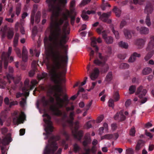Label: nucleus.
Masks as SVG:
<instances>
[{"instance_id":"6ab92c4d","label":"nucleus","mask_w":154,"mask_h":154,"mask_svg":"<svg viewBox=\"0 0 154 154\" xmlns=\"http://www.w3.org/2000/svg\"><path fill=\"white\" fill-rule=\"evenodd\" d=\"M33 10L31 16L30 21L32 25L33 24L34 22L35 14L37 11L38 8V6L36 4H34L33 5Z\"/></svg>"},{"instance_id":"338daca9","label":"nucleus","mask_w":154,"mask_h":154,"mask_svg":"<svg viewBox=\"0 0 154 154\" xmlns=\"http://www.w3.org/2000/svg\"><path fill=\"white\" fill-rule=\"evenodd\" d=\"M131 101L130 99L128 100L125 103V106L126 107L129 106L131 104Z\"/></svg>"},{"instance_id":"69168bd1","label":"nucleus","mask_w":154,"mask_h":154,"mask_svg":"<svg viewBox=\"0 0 154 154\" xmlns=\"http://www.w3.org/2000/svg\"><path fill=\"white\" fill-rule=\"evenodd\" d=\"M1 150L2 151V154H6L7 153L6 152L7 149L5 147V146H2L1 147Z\"/></svg>"},{"instance_id":"393cba45","label":"nucleus","mask_w":154,"mask_h":154,"mask_svg":"<svg viewBox=\"0 0 154 154\" xmlns=\"http://www.w3.org/2000/svg\"><path fill=\"white\" fill-rule=\"evenodd\" d=\"M48 49H46L45 51V54L43 57V63H45L46 65L47 68L48 67Z\"/></svg>"},{"instance_id":"7c9ffc66","label":"nucleus","mask_w":154,"mask_h":154,"mask_svg":"<svg viewBox=\"0 0 154 154\" xmlns=\"http://www.w3.org/2000/svg\"><path fill=\"white\" fill-rule=\"evenodd\" d=\"M150 38L151 40L148 44L147 48H154V36H151Z\"/></svg>"},{"instance_id":"39448f33","label":"nucleus","mask_w":154,"mask_h":154,"mask_svg":"<svg viewBox=\"0 0 154 154\" xmlns=\"http://www.w3.org/2000/svg\"><path fill=\"white\" fill-rule=\"evenodd\" d=\"M75 113L74 112L70 113L69 119L68 121V122L73 127L72 129L73 135L75 138L80 140L82 136L83 132L82 131H78V129L79 128V122L78 121L74 123L72 122V121L73 119V117Z\"/></svg>"},{"instance_id":"dca6fc26","label":"nucleus","mask_w":154,"mask_h":154,"mask_svg":"<svg viewBox=\"0 0 154 154\" xmlns=\"http://www.w3.org/2000/svg\"><path fill=\"white\" fill-rule=\"evenodd\" d=\"M153 10V7L151 3L150 2L148 3L146 7L144 10L145 13L149 15L152 13Z\"/></svg>"},{"instance_id":"4be33fe9","label":"nucleus","mask_w":154,"mask_h":154,"mask_svg":"<svg viewBox=\"0 0 154 154\" xmlns=\"http://www.w3.org/2000/svg\"><path fill=\"white\" fill-rule=\"evenodd\" d=\"M140 54L136 52H134L132 55L128 60L129 62L132 63L134 62L136 60V57H140Z\"/></svg>"},{"instance_id":"9d476101","label":"nucleus","mask_w":154,"mask_h":154,"mask_svg":"<svg viewBox=\"0 0 154 154\" xmlns=\"http://www.w3.org/2000/svg\"><path fill=\"white\" fill-rule=\"evenodd\" d=\"M11 52V49H9L8 53L3 52L2 56V60L4 62V67L6 68L8 64V60Z\"/></svg>"},{"instance_id":"2eb2a0df","label":"nucleus","mask_w":154,"mask_h":154,"mask_svg":"<svg viewBox=\"0 0 154 154\" xmlns=\"http://www.w3.org/2000/svg\"><path fill=\"white\" fill-rule=\"evenodd\" d=\"M124 113L123 110L120 111L119 113H116L114 116V118L115 120H118L120 121H123L125 119V117L123 115Z\"/></svg>"},{"instance_id":"79ce46f5","label":"nucleus","mask_w":154,"mask_h":154,"mask_svg":"<svg viewBox=\"0 0 154 154\" xmlns=\"http://www.w3.org/2000/svg\"><path fill=\"white\" fill-rule=\"evenodd\" d=\"M37 28L35 26L33 28L32 30V38L33 40H34V38L37 34Z\"/></svg>"},{"instance_id":"5fc2aeb1","label":"nucleus","mask_w":154,"mask_h":154,"mask_svg":"<svg viewBox=\"0 0 154 154\" xmlns=\"http://www.w3.org/2000/svg\"><path fill=\"white\" fill-rule=\"evenodd\" d=\"M49 132H52L53 131V127L52 125L51 122L49 120Z\"/></svg>"},{"instance_id":"09e8293b","label":"nucleus","mask_w":154,"mask_h":154,"mask_svg":"<svg viewBox=\"0 0 154 154\" xmlns=\"http://www.w3.org/2000/svg\"><path fill=\"white\" fill-rule=\"evenodd\" d=\"M129 93L132 94L136 90V87L135 86L132 85L129 88Z\"/></svg>"},{"instance_id":"ddd939ff","label":"nucleus","mask_w":154,"mask_h":154,"mask_svg":"<svg viewBox=\"0 0 154 154\" xmlns=\"http://www.w3.org/2000/svg\"><path fill=\"white\" fill-rule=\"evenodd\" d=\"M99 73V70L97 68H94L91 74L90 77L91 80H94L96 79L98 76Z\"/></svg>"},{"instance_id":"1a4fd4ad","label":"nucleus","mask_w":154,"mask_h":154,"mask_svg":"<svg viewBox=\"0 0 154 154\" xmlns=\"http://www.w3.org/2000/svg\"><path fill=\"white\" fill-rule=\"evenodd\" d=\"M97 56L100 60H99L98 59L96 58L94 61V63L97 66L103 65L107 60V57L102 56L101 54L100 53H98Z\"/></svg>"},{"instance_id":"cd10ccee","label":"nucleus","mask_w":154,"mask_h":154,"mask_svg":"<svg viewBox=\"0 0 154 154\" xmlns=\"http://www.w3.org/2000/svg\"><path fill=\"white\" fill-rule=\"evenodd\" d=\"M112 79V74L111 72H109L107 75L105 79V81L107 83H109Z\"/></svg>"},{"instance_id":"49530a36","label":"nucleus","mask_w":154,"mask_h":154,"mask_svg":"<svg viewBox=\"0 0 154 154\" xmlns=\"http://www.w3.org/2000/svg\"><path fill=\"white\" fill-rule=\"evenodd\" d=\"M111 29L113 33L115 35L116 37V38L118 39L119 38V33L117 31H115L114 30L113 25H111Z\"/></svg>"},{"instance_id":"a18cd8bd","label":"nucleus","mask_w":154,"mask_h":154,"mask_svg":"<svg viewBox=\"0 0 154 154\" xmlns=\"http://www.w3.org/2000/svg\"><path fill=\"white\" fill-rule=\"evenodd\" d=\"M88 51L90 52V55L91 56L93 55L94 52L97 53L98 49H89Z\"/></svg>"},{"instance_id":"5701e85b","label":"nucleus","mask_w":154,"mask_h":154,"mask_svg":"<svg viewBox=\"0 0 154 154\" xmlns=\"http://www.w3.org/2000/svg\"><path fill=\"white\" fill-rule=\"evenodd\" d=\"M30 54L32 56L35 55L36 57H38L40 54L39 50L37 49H30Z\"/></svg>"},{"instance_id":"72a5a7b5","label":"nucleus","mask_w":154,"mask_h":154,"mask_svg":"<svg viewBox=\"0 0 154 154\" xmlns=\"http://www.w3.org/2000/svg\"><path fill=\"white\" fill-rule=\"evenodd\" d=\"M113 11L115 14L116 16L119 17L121 14V11L116 7H114L113 9Z\"/></svg>"},{"instance_id":"b1692460","label":"nucleus","mask_w":154,"mask_h":154,"mask_svg":"<svg viewBox=\"0 0 154 154\" xmlns=\"http://www.w3.org/2000/svg\"><path fill=\"white\" fill-rule=\"evenodd\" d=\"M69 25L68 21H66L63 26V32L65 34H69V29L67 28Z\"/></svg>"},{"instance_id":"680f3d73","label":"nucleus","mask_w":154,"mask_h":154,"mask_svg":"<svg viewBox=\"0 0 154 154\" xmlns=\"http://www.w3.org/2000/svg\"><path fill=\"white\" fill-rule=\"evenodd\" d=\"M80 149L79 147L77 144H75L74 145V150L75 152L78 151Z\"/></svg>"},{"instance_id":"8fccbe9b","label":"nucleus","mask_w":154,"mask_h":154,"mask_svg":"<svg viewBox=\"0 0 154 154\" xmlns=\"http://www.w3.org/2000/svg\"><path fill=\"white\" fill-rule=\"evenodd\" d=\"M113 135L111 134H108L104 135L103 137H102L101 139H112Z\"/></svg>"},{"instance_id":"58836bf2","label":"nucleus","mask_w":154,"mask_h":154,"mask_svg":"<svg viewBox=\"0 0 154 154\" xmlns=\"http://www.w3.org/2000/svg\"><path fill=\"white\" fill-rule=\"evenodd\" d=\"M16 14L17 16H18L21 11V4L20 3L17 4L16 5Z\"/></svg>"},{"instance_id":"37998d69","label":"nucleus","mask_w":154,"mask_h":154,"mask_svg":"<svg viewBox=\"0 0 154 154\" xmlns=\"http://www.w3.org/2000/svg\"><path fill=\"white\" fill-rule=\"evenodd\" d=\"M19 37V34L18 33H16L15 35L14 40V45L15 47L17 45L18 40Z\"/></svg>"},{"instance_id":"f257e3e1","label":"nucleus","mask_w":154,"mask_h":154,"mask_svg":"<svg viewBox=\"0 0 154 154\" xmlns=\"http://www.w3.org/2000/svg\"><path fill=\"white\" fill-rule=\"evenodd\" d=\"M53 60L54 63L49 72V77L55 84L51 87L52 91L54 92V96L56 100V103L53 108L56 114L60 115L62 113L59 109L65 106L68 103V99L66 97H60L63 91L60 85L62 82L65 81V79L61 78V73L58 71L60 67L61 62L66 64L68 63L67 50L64 49L60 52H56L53 56Z\"/></svg>"},{"instance_id":"c756f323","label":"nucleus","mask_w":154,"mask_h":154,"mask_svg":"<svg viewBox=\"0 0 154 154\" xmlns=\"http://www.w3.org/2000/svg\"><path fill=\"white\" fill-rule=\"evenodd\" d=\"M22 59L24 62H25L27 61L28 59L27 51L26 49H23V50Z\"/></svg>"},{"instance_id":"9b49d317","label":"nucleus","mask_w":154,"mask_h":154,"mask_svg":"<svg viewBox=\"0 0 154 154\" xmlns=\"http://www.w3.org/2000/svg\"><path fill=\"white\" fill-rule=\"evenodd\" d=\"M111 11L103 13L100 17V19L104 22L110 24L112 22V20L111 19H109V17L111 16Z\"/></svg>"},{"instance_id":"de8ad7c7","label":"nucleus","mask_w":154,"mask_h":154,"mask_svg":"<svg viewBox=\"0 0 154 154\" xmlns=\"http://www.w3.org/2000/svg\"><path fill=\"white\" fill-rule=\"evenodd\" d=\"M47 75V74L45 72L42 73L41 74L38 75L37 78L38 80H40L41 79L45 78Z\"/></svg>"},{"instance_id":"774afa93","label":"nucleus","mask_w":154,"mask_h":154,"mask_svg":"<svg viewBox=\"0 0 154 154\" xmlns=\"http://www.w3.org/2000/svg\"><path fill=\"white\" fill-rule=\"evenodd\" d=\"M114 150L116 151V153L118 152L119 153L122 152L123 151L122 149L121 148H116L114 149Z\"/></svg>"},{"instance_id":"f8f14e48","label":"nucleus","mask_w":154,"mask_h":154,"mask_svg":"<svg viewBox=\"0 0 154 154\" xmlns=\"http://www.w3.org/2000/svg\"><path fill=\"white\" fill-rule=\"evenodd\" d=\"M51 91L53 93H54V92L52 91V89H51V88H49V93ZM54 93H53L54 94ZM48 95H49V94H48ZM49 102H51L53 104L50 107V109L51 110H52L53 112V113L56 116H60L62 114H60V115H57L55 113V111H54V110L53 108H54V103H56V100L55 99V100H54V98L52 97H49Z\"/></svg>"},{"instance_id":"a878e982","label":"nucleus","mask_w":154,"mask_h":154,"mask_svg":"<svg viewBox=\"0 0 154 154\" xmlns=\"http://www.w3.org/2000/svg\"><path fill=\"white\" fill-rule=\"evenodd\" d=\"M48 30V28H47L45 32V35L44 40L45 48H48V37L47 34Z\"/></svg>"},{"instance_id":"a19ab883","label":"nucleus","mask_w":154,"mask_h":154,"mask_svg":"<svg viewBox=\"0 0 154 154\" xmlns=\"http://www.w3.org/2000/svg\"><path fill=\"white\" fill-rule=\"evenodd\" d=\"M105 41L106 43L107 44H110L112 43L113 42V38L111 36H108L104 40Z\"/></svg>"},{"instance_id":"603ef678","label":"nucleus","mask_w":154,"mask_h":154,"mask_svg":"<svg viewBox=\"0 0 154 154\" xmlns=\"http://www.w3.org/2000/svg\"><path fill=\"white\" fill-rule=\"evenodd\" d=\"M119 67L121 69H126L129 67V65L127 63H122L119 65Z\"/></svg>"},{"instance_id":"4d7b16f0","label":"nucleus","mask_w":154,"mask_h":154,"mask_svg":"<svg viewBox=\"0 0 154 154\" xmlns=\"http://www.w3.org/2000/svg\"><path fill=\"white\" fill-rule=\"evenodd\" d=\"M114 101L112 99H110L108 102L109 106L113 108L114 106Z\"/></svg>"},{"instance_id":"0e129e2a","label":"nucleus","mask_w":154,"mask_h":154,"mask_svg":"<svg viewBox=\"0 0 154 154\" xmlns=\"http://www.w3.org/2000/svg\"><path fill=\"white\" fill-rule=\"evenodd\" d=\"M127 24L126 22L124 20H122L121 23L120 24V28H122L123 27L125 26Z\"/></svg>"},{"instance_id":"052dcab7","label":"nucleus","mask_w":154,"mask_h":154,"mask_svg":"<svg viewBox=\"0 0 154 154\" xmlns=\"http://www.w3.org/2000/svg\"><path fill=\"white\" fill-rule=\"evenodd\" d=\"M126 154H133L134 151L131 148H130L127 149L126 150Z\"/></svg>"},{"instance_id":"c9c22d12","label":"nucleus","mask_w":154,"mask_h":154,"mask_svg":"<svg viewBox=\"0 0 154 154\" xmlns=\"http://www.w3.org/2000/svg\"><path fill=\"white\" fill-rule=\"evenodd\" d=\"M154 54V51L153 50L150 51L145 57V60L147 61Z\"/></svg>"},{"instance_id":"bb28decb","label":"nucleus","mask_w":154,"mask_h":154,"mask_svg":"<svg viewBox=\"0 0 154 154\" xmlns=\"http://www.w3.org/2000/svg\"><path fill=\"white\" fill-rule=\"evenodd\" d=\"M10 134H8L3 140L2 143L3 144H7L11 142V138L10 137Z\"/></svg>"},{"instance_id":"412c9836","label":"nucleus","mask_w":154,"mask_h":154,"mask_svg":"<svg viewBox=\"0 0 154 154\" xmlns=\"http://www.w3.org/2000/svg\"><path fill=\"white\" fill-rule=\"evenodd\" d=\"M124 33L125 37L127 39L131 38L132 37L131 33L133 32L128 29H125L123 30Z\"/></svg>"},{"instance_id":"c85d7f7f","label":"nucleus","mask_w":154,"mask_h":154,"mask_svg":"<svg viewBox=\"0 0 154 154\" xmlns=\"http://www.w3.org/2000/svg\"><path fill=\"white\" fill-rule=\"evenodd\" d=\"M152 69L150 67H146L143 69L142 71V73L143 75H147L151 73Z\"/></svg>"},{"instance_id":"864d4df0","label":"nucleus","mask_w":154,"mask_h":154,"mask_svg":"<svg viewBox=\"0 0 154 154\" xmlns=\"http://www.w3.org/2000/svg\"><path fill=\"white\" fill-rule=\"evenodd\" d=\"M85 11H83L81 15V17L82 18L85 20H87L88 18V16L86 14Z\"/></svg>"},{"instance_id":"20e7f679","label":"nucleus","mask_w":154,"mask_h":154,"mask_svg":"<svg viewBox=\"0 0 154 154\" xmlns=\"http://www.w3.org/2000/svg\"><path fill=\"white\" fill-rule=\"evenodd\" d=\"M29 81L28 79H26L24 82V86L22 88V91L23 92L22 93H18L17 94L16 97L19 98L22 96L25 97L28 96L29 95V90H31L33 89L35 86L38 84V82L35 79H32L31 82L30 84H29Z\"/></svg>"},{"instance_id":"423d86ee","label":"nucleus","mask_w":154,"mask_h":154,"mask_svg":"<svg viewBox=\"0 0 154 154\" xmlns=\"http://www.w3.org/2000/svg\"><path fill=\"white\" fill-rule=\"evenodd\" d=\"M52 8L53 10L52 15L56 17V19L52 21V23H51V25L54 21L56 20H57V21H58L60 19H62L63 20V21L64 20L66 21L68 20V17L66 14L65 13L63 14V18H60L59 20L57 18V17H59L60 12L61 11V9L59 5L57 4L56 5H53L52 6Z\"/></svg>"},{"instance_id":"aec40b11","label":"nucleus","mask_w":154,"mask_h":154,"mask_svg":"<svg viewBox=\"0 0 154 154\" xmlns=\"http://www.w3.org/2000/svg\"><path fill=\"white\" fill-rule=\"evenodd\" d=\"M146 39L139 38L136 39L134 41V44L137 45L143 46L145 44Z\"/></svg>"},{"instance_id":"4c0bfd02","label":"nucleus","mask_w":154,"mask_h":154,"mask_svg":"<svg viewBox=\"0 0 154 154\" xmlns=\"http://www.w3.org/2000/svg\"><path fill=\"white\" fill-rule=\"evenodd\" d=\"M145 23L146 25L149 27L151 25V22L149 15L147 14L146 16L145 21Z\"/></svg>"},{"instance_id":"2f4dec72","label":"nucleus","mask_w":154,"mask_h":154,"mask_svg":"<svg viewBox=\"0 0 154 154\" xmlns=\"http://www.w3.org/2000/svg\"><path fill=\"white\" fill-rule=\"evenodd\" d=\"M14 35V30L12 29H9L7 32V37L8 39L12 38Z\"/></svg>"},{"instance_id":"7ed1b4c3","label":"nucleus","mask_w":154,"mask_h":154,"mask_svg":"<svg viewBox=\"0 0 154 154\" xmlns=\"http://www.w3.org/2000/svg\"><path fill=\"white\" fill-rule=\"evenodd\" d=\"M48 99L47 97H43L41 101L38 100L36 103V107L37 109H40L39 105L41 102H42L44 109V114L42 115L44 122V128L45 132H44L43 134L45 136V139H47L48 137V115L47 111L48 106Z\"/></svg>"},{"instance_id":"a211bd4d","label":"nucleus","mask_w":154,"mask_h":154,"mask_svg":"<svg viewBox=\"0 0 154 154\" xmlns=\"http://www.w3.org/2000/svg\"><path fill=\"white\" fill-rule=\"evenodd\" d=\"M136 29L141 34H147L149 32V29L145 26H138L137 27Z\"/></svg>"},{"instance_id":"c03bdc74","label":"nucleus","mask_w":154,"mask_h":154,"mask_svg":"<svg viewBox=\"0 0 154 154\" xmlns=\"http://www.w3.org/2000/svg\"><path fill=\"white\" fill-rule=\"evenodd\" d=\"M38 60L35 61L33 60L31 63V67L32 69H34L36 70L37 66L38 65Z\"/></svg>"},{"instance_id":"ea45409f","label":"nucleus","mask_w":154,"mask_h":154,"mask_svg":"<svg viewBox=\"0 0 154 154\" xmlns=\"http://www.w3.org/2000/svg\"><path fill=\"white\" fill-rule=\"evenodd\" d=\"M41 13L40 11H38L36 14L35 17V22L38 23L40 21Z\"/></svg>"},{"instance_id":"13d9d810","label":"nucleus","mask_w":154,"mask_h":154,"mask_svg":"<svg viewBox=\"0 0 154 154\" xmlns=\"http://www.w3.org/2000/svg\"><path fill=\"white\" fill-rule=\"evenodd\" d=\"M135 128L134 127H132L131 128L130 132V135L134 136L135 135Z\"/></svg>"},{"instance_id":"f3484780","label":"nucleus","mask_w":154,"mask_h":154,"mask_svg":"<svg viewBox=\"0 0 154 154\" xmlns=\"http://www.w3.org/2000/svg\"><path fill=\"white\" fill-rule=\"evenodd\" d=\"M147 93L146 89H144L142 86H140L137 89L136 94H139L140 98H142Z\"/></svg>"},{"instance_id":"473e14b6","label":"nucleus","mask_w":154,"mask_h":154,"mask_svg":"<svg viewBox=\"0 0 154 154\" xmlns=\"http://www.w3.org/2000/svg\"><path fill=\"white\" fill-rule=\"evenodd\" d=\"M119 47L123 48H128V43L121 41L118 43Z\"/></svg>"},{"instance_id":"f03ea898","label":"nucleus","mask_w":154,"mask_h":154,"mask_svg":"<svg viewBox=\"0 0 154 154\" xmlns=\"http://www.w3.org/2000/svg\"><path fill=\"white\" fill-rule=\"evenodd\" d=\"M63 20L60 19L54 21L50 25V34L49 35V48L59 47L67 48L68 45L65 44L66 42V36L63 35L60 40L58 38L61 34V26L63 23Z\"/></svg>"},{"instance_id":"3c124183","label":"nucleus","mask_w":154,"mask_h":154,"mask_svg":"<svg viewBox=\"0 0 154 154\" xmlns=\"http://www.w3.org/2000/svg\"><path fill=\"white\" fill-rule=\"evenodd\" d=\"M113 98L114 99L115 101H118L119 99V93L116 92L113 95Z\"/></svg>"},{"instance_id":"e433bc0d","label":"nucleus","mask_w":154,"mask_h":154,"mask_svg":"<svg viewBox=\"0 0 154 154\" xmlns=\"http://www.w3.org/2000/svg\"><path fill=\"white\" fill-rule=\"evenodd\" d=\"M143 143L142 140H139L136 146V149L138 151L143 146Z\"/></svg>"},{"instance_id":"4468645a","label":"nucleus","mask_w":154,"mask_h":154,"mask_svg":"<svg viewBox=\"0 0 154 154\" xmlns=\"http://www.w3.org/2000/svg\"><path fill=\"white\" fill-rule=\"evenodd\" d=\"M91 46L94 48H98L96 46L97 42L98 43H101L102 42V41L100 38L99 37L97 38L94 37L91 38Z\"/></svg>"},{"instance_id":"e2e57ef3","label":"nucleus","mask_w":154,"mask_h":154,"mask_svg":"<svg viewBox=\"0 0 154 154\" xmlns=\"http://www.w3.org/2000/svg\"><path fill=\"white\" fill-rule=\"evenodd\" d=\"M35 69H32L30 70L29 72V76L30 77L33 76L35 74Z\"/></svg>"},{"instance_id":"6e6552de","label":"nucleus","mask_w":154,"mask_h":154,"mask_svg":"<svg viewBox=\"0 0 154 154\" xmlns=\"http://www.w3.org/2000/svg\"><path fill=\"white\" fill-rule=\"evenodd\" d=\"M50 137L53 140L50 146H49V154H54V152L58 148L57 144L55 141L58 140L59 139L57 137L54 136H51L49 135V138Z\"/></svg>"},{"instance_id":"f704fd0d","label":"nucleus","mask_w":154,"mask_h":154,"mask_svg":"<svg viewBox=\"0 0 154 154\" xmlns=\"http://www.w3.org/2000/svg\"><path fill=\"white\" fill-rule=\"evenodd\" d=\"M85 140L83 142V145L85 146L89 143L90 142V134H87L85 136Z\"/></svg>"},{"instance_id":"bf43d9fd","label":"nucleus","mask_w":154,"mask_h":154,"mask_svg":"<svg viewBox=\"0 0 154 154\" xmlns=\"http://www.w3.org/2000/svg\"><path fill=\"white\" fill-rule=\"evenodd\" d=\"M26 99L23 98L22 100L20 102V104L21 107H23L26 105Z\"/></svg>"},{"instance_id":"6e6d98bb","label":"nucleus","mask_w":154,"mask_h":154,"mask_svg":"<svg viewBox=\"0 0 154 154\" xmlns=\"http://www.w3.org/2000/svg\"><path fill=\"white\" fill-rule=\"evenodd\" d=\"M91 0H83L80 4V5L83 6L89 3Z\"/></svg>"},{"instance_id":"0eeeda50","label":"nucleus","mask_w":154,"mask_h":154,"mask_svg":"<svg viewBox=\"0 0 154 154\" xmlns=\"http://www.w3.org/2000/svg\"><path fill=\"white\" fill-rule=\"evenodd\" d=\"M13 122L15 124H18L20 123H23V121L25 118L24 113L21 112V113H18L17 112H14L12 114Z\"/></svg>"}]
</instances>
